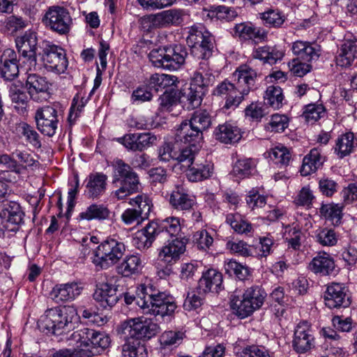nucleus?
Masks as SVG:
<instances>
[{
	"label": "nucleus",
	"mask_w": 357,
	"mask_h": 357,
	"mask_svg": "<svg viewBox=\"0 0 357 357\" xmlns=\"http://www.w3.org/2000/svg\"><path fill=\"white\" fill-rule=\"evenodd\" d=\"M252 61L240 66L233 73L234 82L225 80L219 84L213 91V95L225 99V107L235 108L252 90L257 73L250 66Z\"/></svg>",
	"instance_id": "nucleus-1"
},
{
	"label": "nucleus",
	"mask_w": 357,
	"mask_h": 357,
	"mask_svg": "<svg viewBox=\"0 0 357 357\" xmlns=\"http://www.w3.org/2000/svg\"><path fill=\"white\" fill-rule=\"evenodd\" d=\"M137 293L139 298L137 303L145 314L163 317L172 315L176 308L172 297L151 284L140 285Z\"/></svg>",
	"instance_id": "nucleus-2"
},
{
	"label": "nucleus",
	"mask_w": 357,
	"mask_h": 357,
	"mask_svg": "<svg viewBox=\"0 0 357 357\" xmlns=\"http://www.w3.org/2000/svg\"><path fill=\"white\" fill-rule=\"evenodd\" d=\"M79 319L73 305H64L47 309L41 316L39 327L54 335H61L74 328L73 322Z\"/></svg>",
	"instance_id": "nucleus-3"
},
{
	"label": "nucleus",
	"mask_w": 357,
	"mask_h": 357,
	"mask_svg": "<svg viewBox=\"0 0 357 357\" xmlns=\"http://www.w3.org/2000/svg\"><path fill=\"white\" fill-rule=\"evenodd\" d=\"M112 167V185L118 189L111 192V196L121 200L135 193L139 190V179L132 168L121 159H115Z\"/></svg>",
	"instance_id": "nucleus-4"
},
{
	"label": "nucleus",
	"mask_w": 357,
	"mask_h": 357,
	"mask_svg": "<svg viewBox=\"0 0 357 357\" xmlns=\"http://www.w3.org/2000/svg\"><path fill=\"white\" fill-rule=\"evenodd\" d=\"M187 43L199 58L203 59L195 73L212 74L206 60L211 56L214 47V38L211 33L202 25L192 26L188 31Z\"/></svg>",
	"instance_id": "nucleus-5"
},
{
	"label": "nucleus",
	"mask_w": 357,
	"mask_h": 357,
	"mask_svg": "<svg viewBox=\"0 0 357 357\" xmlns=\"http://www.w3.org/2000/svg\"><path fill=\"white\" fill-rule=\"evenodd\" d=\"M187 54L183 46L174 45L152 50L149 58L155 68L174 71L184 63Z\"/></svg>",
	"instance_id": "nucleus-6"
},
{
	"label": "nucleus",
	"mask_w": 357,
	"mask_h": 357,
	"mask_svg": "<svg viewBox=\"0 0 357 357\" xmlns=\"http://www.w3.org/2000/svg\"><path fill=\"white\" fill-rule=\"evenodd\" d=\"M231 296L230 306L235 314L240 318H245L259 309L264 303L266 294L258 286L247 288L241 296Z\"/></svg>",
	"instance_id": "nucleus-7"
},
{
	"label": "nucleus",
	"mask_w": 357,
	"mask_h": 357,
	"mask_svg": "<svg viewBox=\"0 0 357 357\" xmlns=\"http://www.w3.org/2000/svg\"><path fill=\"white\" fill-rule=\"evenodd\" d=\"M159 326L151 319L137 317L123 321L118 329L123 340H149L159 331Z\"/></svg>",
	"instance_id": "nucleus-8"
},
{
	"label": "nucleus",
	"mask_w": 357,
	"mask_h": 357,
	"mask_svg": "<svg viewBox=\"0 0 357 357\" xmlns=\"http://www.w3.org/2000/svg\"><path fill=\"white\" fill-rule=\"evenodd\" d=\"M125 250L122 242L114 238L107 239L98 245L93 263L102 269H107L119 261Z\"/></svg>",
	"instance_id": "nucleus-9"
},
{
	"label": "nucleus",
	"mask_w": 357,
	"mask_h": 357,
	"mask_svg": "<svg viewBox=\"0 0 357 357\" xmlns=\"http://www.w3.org/2000/svg\"><path fill=\"white\" fill-rule=\"evenodd\" d=\"M71 338L79 344L78 347L91 348L89 350L92 355L107 348L110 343L109 337L107 335L88 328L75 331L71 335Z\"/></svg>",
	"instance_id": "nucleus-10"
},
{
	"label": "nucleus",
	"mask_w": 357,
	"mask_h": 357,
	"mask_svg": "<svg viewBox=\"0 0 357 357\" xmlns=\"http://www.w3.org/2000/svg\"><path fill=\"white\" fill-rule=\"evenodd\" d=\"M43 22L52 31L63 35L70 31L73 19L67 8L60 6H52L45 11Z\"/></svg>",
	"instance_id": "nucleus-11"
},
{
	"label": "nucleus",
	"mask_w": 357,
	"mask_h": 357,
	"mask_svg": "<svg viewBox=\"0 0 357 357\" xmlns=\"http://www.w3.org/2000/svg\"><path fill=\"white\" fill-rule=\"evenodd\" d=\"M43 60L46 68L58 74L63 73L68 67L64 50L56 45L48 43L44 47Z\"/></svg>",
	"instance_id": "nucleus-12"
},
{
	"label": "nucleus",
	"mask_w": 357,
	"mask_h": 357,
	"mask_svg": "<svg viewBox=\"0 0 357 357\" xmlns=\"http://www.w3.org/2000/svg\"><path fill=\"white\" fill-rule=\"evenodd\" d=\"M0 216L6 220L3 227L6 231L15 234L24 225V213L16 202H6L2 204Z\"/></svg>",
	"instance_id": "nucleus-13"
},
{
	"label": "nucleus",
	"mask_w": 357,
	"mask_h": 357,
	"mask_svg": "<svg viewBox=\"0 0 357 357\" xmlns=\"http://www.w3.org/2000/svg\"><path fill=\"white\" fill-rule=\"evenodd\" d=\"M324 302L330 309H340L348 307L351 300L349 290L343 284L333 282L328 285L324 292Z\"/></svg>",
	"instance_id": "nucleus-14"
},
{
	"label": "nucleus",
	"mask_w": 357,
	"mask_h": 357,
	"mask_svg": "<svg viewBox=\"0 0 357 357\" xmlns=\"http://www.w3.org/2000/svg\"><path fill=\"white\" fill-rule=\"evenodd\" d=\"M35 119L38 129L45 135L52 137L55 135L59 123L56 109L45 106L37 109Z\"/></svg>",
	"instance_id": "nucleus-15"
},
{
	"label": "nucleus",
	"mask_w": 357,
	"mask_h": 357,
	"mask_svg": "<svg viewBox=\"0 0 357 357\" xmlns=\"http://www.w3.org/2000/svg\"><path fill=\"white\" fill-rule=\"evenodd\" d=\"M16 47L19 54L30 62L31 66L36 64L38 45L37 33L29 30L15 38Z\"/></svg>",
	"instance_id": "nucleus-16"
},
{
	"label": "nucleus",
	"mask_w": 357,
	"mask_h": 357,
	"mask_svg": "<svg viewBox=\"0 0 357 357\" xmlns=\"http://www.w3.org/2000/svg\"><path fill=\"white\" fill-rule=\"evenodd\" d=\"M117 142L123 144L128 150L132 151H142L157 140L155 135L150 132L129 133L123 137L117 138Z\"/></svg>",
	"instance_id": "nucleus-17"
},
{
	"label": "nucleus",
	"mask_w": 357,
	"mask_h": 357,
	"mask_svg": "<svg viewBox=\"0 0 357 357\" xmlns=\"http://www.w3.org/2000/svg\"><path fill=\"white\" fill-rule=\"evenodd\" d=\"M186 243L185 238H176L167 241L160 250L159 259L167 264H175L185 252Z\"/></svg>",
	"instance_id": "nucleus-18"
},
{
	"label": "nucleus",
	"mask_w": 357,
	"mask_h": 357,
	"mask_svg": "<svg viewBox=\"0 0 357 357\" xmlns=\"http://www.w3.org/2000/svg\"><path fill=\"white\" fill-rule=\"evenodd\" d=\"M314 338L310 325L306 321L299 323L294 331L292 346L299 354H303L314 347Z\"/></svg>",
	"instance_id": "nucleus-19"
},
{
	"label": "nucleus",
	"mask_w": 357,
	"mask_h": 357,
	"mask_svg": "<svg viewBox=\"0 0 357 357\" xmlns=\"http://www.w3.org/2000/svg\"><path fill=\"white\" fill-rule=\"evenodd\" d=\"M19 60L15 50L7 48L0 55V76L6 81H12L19 75Z\"/></svg>",
	"instance_id": "nucleus-20"
},
{
	"label": "nucleus",
	"mask_w": 357,
	"mask_h": 357,
	"mask_svg": "<svg viewBox=\"0 0 357 357\" xmlns=\"http://www.w3.org/2000/svg\"><path fill=\"white\" fill-rule=\"evenodd\" d=\"M26 87L30 98L36 102H43L49 96V84L46 78L37 74H29L26 81Z\"/></svg>",
	"instance_id": "nucleus-21"
},
{
	"label": "nucleus",
	"mask_w": 357,
	"mask_h": 357,
	"mask_svg": "<svg viewBox=\"0 0 357 357\" xmlns=\"http://www.w3.org/2000/svg\"><path fill=\"white\" fill-rule=\"evenodd\" d=\"M193 127L195 126L188 121L182 122L176 130V142L197 147L203 139V133Z\"/></svg>",
	"instance_id": "nucleus-22"
},
{
	"label": "nucleus",
	"mask_w": 357,
	"mask_h": 357,
	"mask_svg": "<svg viewBox=\"0 0 357 357\" xmlns=\"http://www.w3.org/2000/svg\"><path fill=\"white\" fill-rule=\"evenodd\" d=\"M181 11L178 10H167L155 15H150L142 19V23L151 24L149 29L152 27H165L170 24H179L181 22Z\"/></svg>",
	"instance_id": "nucleus-23"
},
{
	"label": "nucleus",
	"mask_w": 357,
	"mask_h": 357,
	"mask_svg": "<svg viewBox=\"0 0 357 357\" xmlns=\"http://www.w3.org/2000/svg\"><path fill=\"white\" fill-rule=\"evenodd\" d=\"M234 32L235 36L241 40L262 42L268 38L267 31L264 29L256 26L250 22L236 24Z\"/></svg>",
	"instance_id": "nucleus-24"
},
{
	"label": "nucleus",
	"mask_w": 357,
	"mask_h": 357,
	"mask_svg": "<svg viewBox=\"0 0 357 357\" xmlns=\"http://www.w3.org/2000/svg\"><path fill=\"white\" fill-rule=\"evenodd\" d=\"M93 297L102 307L111 308L119 301L120 296L117 294L116 287L107 282H102L96 285Z\"/></svg>",
	"instance_id": "nucleus-25"
},
{
	"label": "nucleus",
	"mask_w": 357,
	"mask_h": 357,
	"mask_svg": "<svg viewBox=\"0 0 357 357\" xmlns=\"http://www.w3.org/2000/svg\"><path fill=\"white\" fill-rule=\"evenodd\" d=\"M293 54L296 59L305 62H313L319 59L321 55L320 46L308 41L296 40L291 46Z\"/></svg>",
	"instance_id": "nucleus-26"
},
{
	"label": "nucleus",
	"mask_w": 357,
	"mask_h": 357,
	"mask_svg": "<svg viewBox=\"0 0 357 357\" xmlns=\"http://www.w3.org/2000/svg\"><path fill=\"white\" fill-rule=\"evenodd\" d=\"M169 204L177 211H190L197 204L195 196L188 193L183 187L176 186L170 194Z\"/></svg>",
	"instance_id": "nucleus-27"
},
{
	"label": "nucleus",
	"mask_w": 357,
	"mask_h": 357,
	"mask_svg": "<svg viewBox=\"0 0 357 357\" xmlns=\"http://www.w3.org/2000/svg\"><path fill=\"white\" fill-rule=\"evenodd\" d=\"M222 275L218 271L210 268L204 272L198 282V289L203 293H219L222 289Z\"/></svg>",
	"instance_id": "nucleus-28"
},
{
	"label": "nucleus",
	"mask_w": 357,
	"mask_h": 357,
	"mask_svg": "<svg viewBox=\"0 0 357 357\" xmlns=\"http://www.w3.org/2000/svg\"><path fill=\"white\" fill-rule=\"evenodd\" d=\"M213 135L216 140L225 144H234L238 142L242 137L241 129L228 122L215 128Z\"/></svg>",
	"instance_id": "nucleus-29"
},
{
	"label": "nucleus",
	"mask_w": 357,
	"mask_h": 357,
	"mask_svg": "<svg viewBox=\"0 0 357 357\" xmlns=\"http://www.w3.org/2000/svg\"><path fill=\"white\" fill-rule=\"evenodd\" d=\"M205 91L190 84L188 87L183 88L178 94V100L187 109L198 107L202 102Z\"/></svg>",
	"instance_id": "nucleus-30"
},
{
	"label": "nucleus",
	"mask_w": 357,
	"mask_h": 357,
	"mask_svg": "<svg viewBox=\"0 0 357 357\" xmlns=\"http://www.w3.org/2000/svg\"><path fill=\"white\" fill-rule=\"evenodd\" d=\"M82 288L76 282L56 284L50 292L52 298L56 302L70 301L80 295Z\"/></svg>",
	"instance_id": "nucleus-31"
},
{
	"label": "nucleus",
	"mask_w": 357,
	"mask_h": 357,
	"mask_svg": "<svg viewBox=\"0 0 357 357\" xmlns=\"http://www.w3.org/2000/svg\"><path fill=\"white\" fill-rule=\"evenodd\" d=\"M156 236H158V225L152 222L135 234L132 243L137 249L146 250L151 246Z\"/></svg>",
	"instance_id": "nucleus-32"
},
{
	"label": "nucleus",
	"mask_w": 357,
	"mask_h": 357,
	"mask_svg": "<svg viewBox=\"0 0 357 357\" xmlns=\"http://www.w3.org/2000/svg\"><path fill=\"white\" fill-rule=\"evenodd\" d=\"M309 269L322 275L332 274L335 268L333 259L326 252L319 253L309 264Z\"/></svg>",
	"instance_id": "nucleus-33"
},
{
	"label": "nucleus",
	"mask_w": 357,
	"mask_h": 357,
	"mask_svg": "<svg viewBox=\"0 0 357 357\" xmlns=\"http://www.w3.org/2000/svg\"><path fill=\"white\" fill-rule=\"evenodd\" d=\"M107 180V176L103 173L90 174L86 185L87 196L92 199L102 196L106 190Z\"/></svg>",
	"instance_id": "nucleus-34"
},
{
	"label": "nucleus",
	"mask_w": 357,
	"mask_h": 357,
	"mask_svg": "<svg viewBox=\"0 0 357 357\" xmlns=\"http://www.w3.org/2000/svg\"><path fill=\"white\" fill-rule=\"evenodd\" d=\"M324 157L321 155L319 149H312L303 160V165L301 168V174L303 176H308L315 172L324 164Z\"/></svg>",
	"instance_id": "nucleus-35"
},
{
	"label": "nucleus",
	"mask_w": 357,
	"mask_h": 357,
	"mask_svg": "<svg viewBox=\"0 0 357 357\" xmlns=\"http://www.w3.org/2000/svg\"><path fill=\"white\" fill-rule=\"evenodd\" d=\"M284 54L282 51L278 50L275 47L264 45L255 48L252 53V57L255 59L262 61L264 63L274 64L278 60L282 59Z\"/></svg>",
	"instance_id": "nucleus-36"
},
{
	"label": "nucleus",
	"mask_w": 357,
	"mask_h": 357,
	"mask_svg": "<svg viewBox=\"0 0 357 357\" xmlns=\"http://www.w3.org/2000/svg\"><path fill=\"white\" fill-rule=\"evenodd\" d=\"M143 265L141 258L136 255L126 256L118 266V273L124 277L137 275L142 271Z\"/></svg>",
	"instance_id": "nucleus-37"
},
{
	"label": "nucleus",
	"mask_w": 357,
	"mask_h": 357,
	"mask_svg": "<svg viewBox=\"0 0 357 357\" xmlns=\"http://www.w3.org/2000/svg\"><path fill=\"white\" fill-rule=\"evenodd\" d=\"M110 213V211L107 206L102 204H92L79 213V218L88 221L92 220H104L109 218Z\"/></svg>",
	"instance_id": "nucleus-38"
},
{
	"label": "nucleus",
	"mask_w": 357,
	"mask_h": 357,
	"mask_svg": "<svg viewBox=\"0 0 357 357\" xmlns=\"http://www.w3.org/2000/svg\"><path fill=\"white\" fill-rule=\"evenodd\" d=\"M354 149V134L349 132L340 135L335 142L334 152L339 158L349 155Z\"/></svg>",
	"instance_id": "nucleus-39"
},
{
	"label": "nucleus",
	"mask_w": 357,
	"mask_h": 357,
	"mask_svg": "<svg viewBox=\"0 0 357 357\" xmlns=\"http://www.w3.org/2000/svg\"><path fill=\"white\" fill-rule=\"evenodd\" d=\"M256 163L252 158L237 160L233 166L231 175L237 179H243L252 175L255 170Z\"/></svg>",
	"instance_id": "nucleus-40"
},
{
	"label": "nucleus",
	"mask_w": 357,
	"mask_h": 357,
	"mask_svg": "<svg viewBox=\"0 0 357 357\" xmlns=\"http://www.w3.org/2000/svg\"><path fill=\"white\" fill-rule=\"evenodd\" d=\"M357 45L354 41H346L341 48V51L336 57L337 66L349 67L356 58Z\"/></svg>",
	"instance_id": "nucleus-41"
},
{
	"label": "nucleus",
	"mask_w": 357,
	"mask_h": 357,
	"mask_svg": "<svg viewBox=\"0 0 357 357\" xmlns=\"http://www.w3.org/2000/svg\"><path fill=\"white\" fill-rule=\"evenodd\" d=\"M226 222L238 234H248L253 231L252 224L243 219L238 213L227 214Z\"/></svg>",
	"instance_id": "nucleus-42"
},
{
	"label": "nucleus",
	"mask_w": 357,
	"mask_h": 357,
	"mask_svg": "<svg viewBox=\"0 0 357 357\" xmlns=\"http://www.w3.org/2000/svg\"><path fill=\"white\" fill-rule=\"evenodd\" d=\"M8 96L15 107H24L29 101V96L24 91V87L21 82H15L9 85Z\"/></svg>",
	"instance_id": "nucleus-43"
},
{
	"label": "nucleus",
	"mask_w": 357,
	"mask_h": 357,
	"mask_svg": "<svg viewBox=\"0 0 357 357\" xmlns=\"http://www.w3.org/2000/svg\"><path fill=\"white\" fill-rule=\"evenodd\" d=\"M188 169L189 180L192 182H197L209 178L212 174L213 167L210 164L193 163Z\"/></svg>",
	"instance_id": "nucleus-44"
},
{
	"label": "nucleus",
	"mask_w": 357,
	"mask_h": 357,
	"mask_svg": "<svg viewBox=\"0 0 357 357\" xmlns=\"http://www.w3.org/2000/svg\"><path fill=\"white\" fill-rule=\"evenodd\" d=\"M264 154L275 164H280L282 166L288 165L291 159L289 151L283 145L276 146L274 148L271 149Z\"/></svg>",
	"instance_id": "nucleus-45"
},
{
	"label": "nucleus",
	"mask_w": 357,
	"mask_h": 357,
	"mask_svg": "<svg viewBox=\"0 0 357 357\" xmlns=\"http://www.w3.org/2000/svg\"><path fill=\"white\" fill-rule=\"evenodd\" d=\"M181 231L180 219L176 217H169L161 222L160 228L158 227V235L165 236L167 234L173 236L178 235Z\"/></svg>",
	"instance_id": "nucleus-46"
},
{
	"label": "nucleus",
	"mask_w": 357,
	"mask_h": 357,
	"mask_svg": "<svg viewBox=\"0 0 357 357\" xmlns=\"http://www.w3.org/2000/svg\"><path fill=\"white\" fill-rule=\"evenodd\" d=\"M320 213L326 220H328L333 225L340 223L342 213V207L333 203L323 204L320 208Z\"/></svg>",
	"instance_id": "nucleus-47"
},
{
	"label": "nucleus",
	"mask_w": 357,
	"mask_h": 357,
	"mask_svg": "<svg viewBox=\"0 0 357 357\" xmlns=\"http://www.w3.org/2000/svg\"><path fill=\"white\" fill-rule=\"evenodd\" d=\"M284 96L282 89L278 86L271 85L267 87L264 100L265 103L274 109L281 107Z\"/></svg>",
	"instance_id": "nucleus-48"
},
{
	"label": "nucleus",
	"mask_w": 357,
	"mask_h": 357,
	"mask_svg": "<svg viewBox=\"0 0 357 357\" xmlns=\"http://www.w3.org/2000/svg\"><path fill=\"white\" fill-rule=\"evenodd\" d=\"M176 80V77L174 75L156 73L151 76L148 83V88L157 92L159 88H165L174 84Z\"/></svg>",
	"instance_id": "nucleus-49"
},
{
	"label": "nucleus",
	"mask_w": 357,
	"mask_h": 357,
	"mask_svg": "<svg viewBox=\"0 0 357 357\" xmlns=\"http://www.w3.org/2000/svg\"><path fill=\"white\" fill-rule=\"evenodd\" d=\"M197 150L198 147L192 146L190 145H188L185 148H181L178 146L176 153L178 155L176 156L175 160L181 164L183 168L188 169L193 165Z\"/></svg>",
	"instance_id": "nucleus-50"
},
{
	"label": "nucleus",
	"mask_w": 357,
	"mask_h": 357,
	"mask_svg": "<svg viewBox=\"0 0 357 357\" xmlns=\"http://www.w3.org/2000/svg\"><path fill=\"white\" fill-rule=\"evenodd\" d=\"M188 121L203 133L211 126V116L206 110H198L194 112Z\"/></svg>",
	"instance_id": "nucleus-51"
},
{
	"label": "nucleus",
	"mask_w": 357,
	"mask_h": 357,
	"mask_svg": "<svg viewBox=\"0 0 357 357\" xmlns=\"http://www.w3.org/2000/svg\"><path fill=\"white\" fill-rule=\"evenodd\" d=\"M313 237L316 242L323 246H333L337 243L335 232L332 229L319 228L314 231Z\"/></svg>",
	"instance_id": "nucleus-52"
},
{
	"label": "nucleus",
	"mask_w": 357,
	"mask_h": 357,
	"mask_svg": "<svg viewBox=\"0 0 357 357\" xmlns=\"http://www.w3.org/2000/svg\"><path fill=\"white\" fill-rule=\"evenodd\" d=\"M17 130L19 135L25 137L26 140L34 147L40 148L41 146L39 135L33 127L26 123H19Z\"/></svg>",
	"instance_id": "nucleus-53"
},
{
	"label": "nucleus",
	"mask_w": 357,
	"mask_h": 357,
	"mask_svg": "<svg viewBox=\"0 0 357 357\" xmlns=\"http://www.w3.org/2000/svg\"><path fill=\"white\" fill-rule=\"evenodd\" d=\"M130 204L135 206L136 211L144 218L147 219L153 206L151 199L145 195H137L130 200Z\"/></svg>",
	"instance_id": "nucleus-54"
},
{
	"label": "nucleus",
	"mask_w": 357,
	"mask_h": 357,
	"mask_svg": "<svg viewBox=\"0 0 357 357\" xmlns=\"http://www.w3.org/2000/svg\"><path fill=\"white\" fill-rule=\"evenodd\" d=\"M185 336V333L180 331H166L160 335V342L163 347L177 346Z\"/></svg>",
	"instance_id": "nucleus-55"
},
{
	"label": "nucleus",
	"mask_w": 357,
	"mask_h": 357,
	"mask_svg": "<svg viewBox=\"0 0 357 357\" xmlns=\"http://www.w3.org/2000/svg\"><path fill=\"white\" fill-rule=\"evenodd\" d=\"M225 272L231 275H235L239 280H245L249 275L248 268L236 260L231 259L225 264Z\"/></svg>",
	"instance_id": "nucleus-56"
},
{
	"label": "nucleus",
	"mask_w": 357,
	"mask_h": 357,
	"mask_svg": "<svg viewBox=\"0 0 357 357\" xmlns=\"http://www.w3.org/2000/svg\"><path fill=\"white\" fill-rule=\"evenodd\" d=\"M325 114V109L321 105L310 104L307 105L302 116L309 123H314Z\"/></svg>",
	"instance_id": "nucleus-57"
},
{
	"label": "nucleus",
	"mask_w": 357,
	"mask_h": 357,
	"mask_svg": "<svg viewBox=\"0 0 357 357\" xmlns=\"http://www.w3.org/2000/svg\"><path fill=\"white\" fill-rule=\"evenodd\" d=\"M205 294L206 293L200 292L198 287L197 290L188 292L183 303L184 309L186 310H192L200 307L202 305Z\"/></svg>",
	"instance_id": "nucleus-58"
},
{
	"label": "nucleus",
	"mask_w": 357,
	"mask_h": 357,
	"mask_svg": "<svg viewBox=\"0 0 357 357\" xmlns=\"http://www.w3.org/2000/svg\"><path fill=\"white\" fill-rule=\"evenodd\" d=\"M178 144L176 142L174 144L170 142L165 143L158 150V157L161 161L168 162L171 160H175L178 149Z\"/></svg>",
	"instance_id": "nucleus-59"
},
{
	"label": "nucleus",
	"mask_w": 357,
	"mask_h": 357,
	"mask_svg": "<svg viewBox=\"0 0 357 357\" xmlns=\"http://www.w3.org/2000/svg\"><path fill=\"white\" fill-rule=\"evenodd\" d=\"M236 357H271L268 351L261 347L248 346L236 351Z\"/></svg>",
	"instance_id": "nucleus-60"
},
{
	"label": "nucleus",
	"mask_w": 357,
	"mask_h": 357,
	"mask_svg": "<svg viewBox=\"0 0 357 357\" xmlns=\"http://www.w3.org/2000/svg\"><path fill=\"white\" fill-rule=\"evenodd\" d=\"M261 19L271 26L280 27L285 21V17L278 10H270L261 14Z\"/></svg>",
	"instance_id": "nucleus-61"
},
{
	"label": "nucleus",
	"mask_w": 357,
	"mask_h": 357,
	"mask_svg": "<svg viewBox=\"0 0 357 357\" xmlns=\"http://www.w3.org/2000/svg\"><path fill=\"white\" fill-rule=\"evenodd\" d=\"M13 156L18 159L20 172L22 169L37 167L39 165L38 161L34 158V156L26 151H16L13 153Z\"/></svg>",
	"instance_id": "nucleus-62"
},
{
	"label": "nucleus",
	"mask_w": 357,
	"mask_h": 357,
	"mask_svg": "<svg viewBox=\"0 0 357 357\" xmlns=\"http://www.w3.org/2000/svg\"><path fill=\"white\" fill-rule=\"evenodd\" d=\"M193 242L200 250H206L213 244V239L208 232L205 230H199L193 234Z\"/></svg>",
	"instance_id": "nucleus-63"
},
{
	"label": "nucleus",
	"mask_w": 357,
	"mask_h": 357,
	"mask_svg": "<svg viewBox=\"0 0 357 357\" xmlns=\"http://www.w3.org/2000/svg\"><path fill=\"white\" fill-rule=\"evenodd\" d=\"M312 62H305L301 59H294L289 63L291 72L297 77H303L312 69Z\"/></svg>",
	"instance_id": "nucleus-64"
}]
</instances>
